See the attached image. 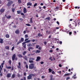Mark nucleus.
Here are the masks:
<instances>
[{
  "instance_id": "53",
  "label": "nucleus",
  "mask_w": 80,
  "mask_h": 80,
  "mask_svg": "<svg viewBox=\"0 0 80 80\" xmlns=\"http://www.w3.org/2000/svg\"><path fill=\"white\" fill-rule=\"evenodd\" d=\"M23 47L24 48H26V44H25L23 46Z\"/></svg>"
},
{
  "instance_id": "25",
  "label": "nucleus",
  "mask_w": 80,
  "mask_h": 80,
  "mask_svg": "<svg viewBox=\"0 0 80 80\" xmlns=\"http://www.w3.org/2000/svg\"><path fill=\"white\" fill-rule=\"evenodd\" d=\"M45 20H48L50 21V18L49 17H47L46 18Z\"/></svg>"
},
{
  "instance_id": "32",
  "label": "nucleus",
  "mask_w": 80,
  "mask_h": 80,
  "mask_svg": "<svg viewBox=\"0 0 80 80\" xmlns=\"http://www.w3.org/2000/svg\"><path fill=\"white\" fill-rule=\"evenodd\" d=\"M70 75V73L65 74L64 75V76L65 77L66 76H68V75Z\"/></svg>"
},
{
  "instance_id": "26",
  "label": "nucleus",
  "mask_w": 80,
  "mask_h": 80,
  "mask_svg": "<svg viewBox=\"0 0 80 80\" xmlns=\"http://www.w3.org/2000/svg\"><path fill=\"white\" fill-rule=\"evenodd\" d=\"M18 57H19L20 58H22V57H23V56H22V55L20 54H18Z\"/></svg>"
},
{
  "instance_id": "28",
  "label": "nucleus",
  "mask_w": 80,
  "mask_h": 80,
  "mask_svg": "<svg viewBox=\"0 0 80 80\" xmlns=\"http://www.w3.org/2000/svg\"><path fill=\"white\" fill-rule=\"evenodd\" d=\"M27 46L28 47H31L32 46V44H31V43H28V45H27Z\"/></svg>"
},
{
  "instance_id": "18",
  "label": "nucleus",
  "mask_w": 80,
  "mask_h": 80,
  "mask_svg": "<svg viewBox=\"0 0 80 80\" xmlns=\"http://www.w3.org/2000/svg\"><path fill=\"white\" fill-rule=\"evenodd\" d=\"M25 60H27V61H28V58H27V56H25L23 58Z\"/></svg>"
},
{
  "instance_id": "24",
  "label": "nucleus",
  "mask_w": 80,
  "mask_h": 80,
  "mask_svg": "<svg viewBox=\"0 0 80 80\" xmlns=\"http://www.w3.org/2000/svg\"><path fill=\"white\" fill-rule=\"evenodd\" d=\"M6 68H7V69H10L11 68H12V67H11V66L8 67H7V66H6Z\"/></svg>"
},
{
  "instance_id": "40",
  "label": "nucleus",
  "mask_w": 80,
  "mask_h": 80,
  "mask_svg": "<svg viewBox=\"0 0 80 80\" xmlns=\"http://www.w3.org/2000/svg\"><path fill=\"white\" fill-rule=\"evenodd\" d=\"M25 38H28V35L26 34L25 35Z\"/></svg>"
},
{
  "instance_id": "35",
  "label": "nucleus",
  "mask_w": 80,
  "mask_h": 80,
  "mask_svg": "<svg viewBox=\"0 0 80 80\" xmlns=\"http://www.w3.org/2000/svg\"><path fill=\"white\" fill-rule=\"evenodd\" d=\"M27 53V52L24 51L23 52L22 54L23 55H25V54Z\"/></svg>"
},
{
  "instance_id": "8",
  "label": "nucleus",
  "mask_w": 80,
  "mask_h": 80,
  "mask_svg": "<svg viewBox=\"0 0 80 80\" xmlns=\"http://www.w3.org/2000/svg\"><path fill=\"white\" fill-rule=\"evenodd\" d=\"M15 33L16 34H19L20 33V30H19V29H17L15 31Z\"/></svg>"
},
{
  "instance_id": "55",
  "label": "nucleus",
  "mask_w": 80,
  "mask_h": 80,
  "mask_svg": "<svg viewBox=\"0 0 80 80\" xmlns=\"http://www.w3.org/2000/svg\"><path fill=\"white\" fill-rule=\"evenodd\" d=\"M52 74H55V71H52Z\"/></svg>"
},
{
  "instance_id": "39",
  "label": "nucleus",
  "mask_w": 80,
  "mask_h": 80,
  "mask_svg": "<svg viewBox=\"0 0 80 80\" xmlns=\"http://www.w3.org/2000/svg\"><path fill=\"white\" fill-rule=\"evenodd\" d=\"M29 63H33V61L30 60L29 61Z\"/></svg>"
},
{
  "instance_id": "15",
  "label": "nucleus",
  "mask_w": 80,
  "mask_h": 80,
  "mask_svg": "<svg viewBox=\"0 0 80 80\" xmlns=\"http://www.w3.org/2000/svg\"><path fill=\"white\" fill-rule=\"evenodd\" d=\"M27 6H32V3L30 2H28L27 3Z\"/></svg>"
},
{
  "instance_id": "13",
  "label": "nucleus",
  "mask_w": 80,
  "mask_h": 80,
  "mask_svg": "<svg viewBox=\"0 0 80 80\" xmlns=\"http://www.w3.org/2000/svg\"><path fill=\"white\" fill-rule=\"evenodd\" d=\"M5 17H6L7 19H9L11 18V16H7V14H5Z\"/></svg>"
},
{
  "instance_id": "52",
  "label": "nucleus",
  "mask_w": 80,
  "mask_h": 80,
  "mask_svg": "<svg viewBox=\"0 0 80 80\" xmlns=\"http://www.w3.org/2000/svg\"><path fill=\"white\" fill-rule=\"evenodd\" d=\"M70 78L69 77H67L66 78V80H69V79H70Z\"/></svg>"
},
{
  "instance_id": "22",
  "label": "nucleus",
  "mask_w": 80,
  "mask_h": 80,
  "mask_svg": "<svg viewBox=\"0 0 80 80\" xmlns=\"http://www.w3.org/2000/svg\"><path fill=\"white\" fill-rule=\"evenodd\" d=\"M5 37L8 38L10 37V35L9 34H6V35Z\"/></svg>"
},
{
  "instance_id": "1",
  "label": "nucleus",
  "mask_w": 80,
  "mask_h": 80,
  "mask_svg": "<svg viewBox=\"0 0 80 80\" xmlns=\"http://www.w3.org/2000/svg\"><path fill=\"white\" fill-rule=\"evenodd\" d=\"M35 74H30L27 76V78L28 80H31L32 78V77H35Z\"/></svg>"
},
{
  "instance_id": "11",
  "label": "nucleus",
  "mask_w": 80,
  "mask_h": 80,
  "mask_svg": "<svg viewBox=\"0 0 80 80\" xmlns=\"http://www.w3.org/2000/svg\"><path fill=\"white\" fill-rule=\"evenodd\" d=\"M18 65L19 66H17L18 68L20 69V68H21V63H20V62H19L18 63Z\"/></svg>"
},
{
  "instance_id": "6",
  "label": "nucleus",
  "mask_w": 80,
  "mask_h": 80,
  "mask_svg": "<svg viewBox=\"0 0 80 80\" xmlns=\"http://www.w3.org/2000/svg\"><path fill=\"white\" fill-rule=\"evenodd\" d=\"M5 9L2 8L1 10H0V12L1 13H3V12H5Z\"/></svg>"
},
{
  "instance_id": "48",
  "label": "nucleus",
  "mask_w": 80,
  "mask_h": 80,
  "mask_svg": "<svg viewBox=\"0 0 80 80\" xmlns=\"http://www.w3.org/2000/svg\"><path fill=\"white\" fill-rule=\"evenodd\" d=\"M25 67L26 68H27V69H28V64H26V65Z\"/></svg>"
},
{
  "instance_id": "5",
  "label": "nucleus",
  "mask_w": 80,
  "mask_h": 80,
  "mask_svg": "<svg viewBox=\"0 0 80 80\" xmlns=\"http://www.w3.org/2000/svg\"><path fill=\"white\" fill-rule=\"evenodd\" d=\"M16 58V55H15V54H14L12 57V61H14L15 60V58Z\"/></svg>"
},
{
  "instance_id": "63",
  "label": "nucleus",
  "mask_w": 80,
  "mask_h": 80,
  "mask_svg": "<svg viewBox=\"0 0 80 80\" xmlns=\"http://www.w3.org/2000/svg\"><path fill=\"white\" fill-rule=\"evenodd\" d=\"M44 45H46V44H47V42H44Z\"/></svg>"
},
{
  "instance_id": "3",
  "label": "nucleus",
  "mask_w": 80,
  "mask_h": 80,
  "mask_svg": "<svg viewBox=\"0 0 80 80\" xmlns=\"http://www.w3.org/2000/svg\"><path fill=\"white\" fill-rule=\"evenodd\" d=\"M34 65L33 63H31L29 66V69H33L34 68Z\"/></svg>"
},
{
  "instance_id": "29",
  "label": "nucleus",
  "mask_w": 80,
  "mask_h": 80,
  "mask_svg": "<svg viewBox=\"0 0 80 80\" xmlns=\"http://www.w3.org/2000/svg\"><path fill=\"white\" fill-rule=\"evenodd\" d=\"M20 80H26V77H23V78H21Z\"/></svg>"
},
{
  "instance_id": "60",
  "label": "nucleus",
  "mask_w": 80,
  "mask_h": 80,
  "mask_svg": "<svg viewBox=\"0 0 80 80\" xmlns=\"http://www.w3.org/2000/svg\"><path fill=\"white\" fill-rule=\"evenodd\" d=\"M28 40V38H26V39H25L24 41L25 42H26V41H27V40Z\"/></svg>"
},
{
  "instance_id": "37",
  "label": "nucleus",
  "mask_w": 80,
  "mask_h": 80,
  "mask_svg": "<svg viewBox=\"0 0 80 80\" xmlns=\"http://www.w3.org/2000/svg\"><path fill=\"white\" fill-rule=\"evenodd\" d=\"M18 3L20 4L22 3V1L21 0H18Z\"/></svg>"
},
{
  "instance_id": "59",
  "label": "nucleus",
  "mask_w": 80,
  "mask_h": 80,
  "mask_svg": "<svg viewBox=\"0 0 80 80\" xmlns=\"http://www.w3.org/2000/svg\"><path fill=\"white\" fill-rule=\"evenodd\" d=\"M23 74L24 76H26V75H27V73H26V72H24Z\"/></svg>"
},
{
  "instance_id": "16",
  "label": "nucleus",
  "mask_w": 80,
  "mask_h": 80,
  "mask_svg": "<svg viewBox=\"0 0 80 80\" xmlns=\"http://www.w3.org/2000/svg\"><path fill=\"white\" fill-rule=\"evenodd\" d=\"M3 40L2 38H0V43L2 44L3 43Z\"/></svg>"
},
{
  "instance_id": "49",
  "label": "nucleus",
  "mask_w": 80,
  "mask_h": 80,
  "mask_svg": "<svg viewBox=\"0 0 80 80\" xmlns=\"http://www.w3.org/2000/svg\"><path fill=\"white\" fill-rule=\"evenodd\" d=\"M26 41L22 43V45H25L26 43Z\"/></svg>"
},
{
  "instance_id": "20",
  "label": "nucleus",
  "mask_w": 80,
  "mask_h": 80,
  "mask_svg": "<svg viewBox=\"0 0 80 80\" xmlns=\"http://www.w3.org/2000/svg\"><path fill=\"white\" fill-rule=\"evenodd\" d=\"M17 12L18 13V14H20V13H21V11L20 10H18L17 11Z\"/></svg>"
},
{
  "instance_id": "50",
  "label": "nucleus",
  "mask_w": 80,
  "mask_h": 80,
  "mask_svg": "<svg viewBox=\"0 0 80 80\" xmlns=\"http://www.w3.org/2000/svg\"><path fill=\"white\" fill-rule=\"evenodd\" d=\"M37 5V3H35L34 5H33V7H36Z\"/></svg>"
},
{
  "instance_id": "61",
  "label": "nucleus",
  "mask_w": 80,
  "mask_h": 80,
  "mask_svg": "<svg viewBox=\"0 0 80 80\" xmlns=\"http://www.w3.org/2000/svg\"><path fill=\"white\" fill-rule=\"evenodd\" d=\"M59 67H62V64H59Z\"/></svg>"
},
{
  "instance_id": "62",
  "label": "nucleus",
  "mask_w": 80,
  "mask_h": 80,
  "mask_svg": "<svg viewBox=\"0 0 80 80\" xmlns=\"http://www.w3.org/2000/svg\"><path fill=\"white\" fill-rule=\"evenodd\" d=\"M40 5L41 6H43V3H41L40 4Z\"/></svg>"
},
{
  "instance_id": "14",
  "label": "nucleus",
  "mask_w": 80,
  "mask_h": 80,
  "mask_svg": "<svg viewBox=\"0 0 80 80\" xmlns=\"http://www.w3.org/2000/svg\"><path fill=\"white\" fill-rule=\"evenodd\" d=\"M5 64V61H3V63H2L1 64V67L2 68H3V65Z\"/></svg>"
},
{
  "instance_id": "36",
  "label": "nucleus",
  "mask_w": 80,
  "mask_h": 80,
  "mask_svg": "<svg viewBox=\"0 0 80 80\" xmlns=\"http://www.w3.org/2000/svg\"><path fill=\"white\" fill-rule=\"evenodd\" d=\"M40 51H39L38 50H37L36 51V53H40Z\"/></svg>"
},
{
  "instance_id": "41",
  "label": "nucleus",
  "mask_w": 80,
  "mask_h": 80,
  "mask_svg": "<svg viewBox=\"0 0 80 80\" xmlns=\"http://www.w3.org/2000/svg\"><path fill=\"white\" fill-rule=\"evenodd\" d=\"M19 20H20V21H23V19L22 18H19Z\"/></svg>"
},
{
  "instance_id": "21",
  "label": "nucleus",
  "mask_w": 80,
  "mask_h": 80,
  "mask_svg": "<svg viewBox=\"0 0 80 80\" xmlns=\"http://www.w3.org/2000/svg\"><path fill=\"white\" fill-rule=\"evenodd\" d=\"M4 72L6 73H8V71L6 70V69L5 68L4 69Z\"/></svg>"
},
{
  "instance_id": "23",
  "label": "nucleus",
  "mask_w": 80,
  "mask_h": 80,
  "mask_svg": "<svg viewBox=\"0 0 80 80\" xmlns=\"http://www.w3.org/2000/svg\"><path fill=\"white\" fill-rule=\"evenodd\" d=\"M52 69L50 68L48 69V72L49 73L52 72Z\"/></svg>"
},
{
  "instance_id": "30",
  "label": "nucleus",
  "mask_w": 80,
  "mask_h": 80,
  "mask_svg": "<svg viewBox=\"0 0 80 80\" xmlns=\"http://www.w3.org/2000/svg\"><path fill=\"white\" fill-rule=\"evenodd\" d=\"M29 60H35V58H29Z\"/></svg>"
},
{
  "instance_id": "54",
  "label": "nucleus",
  "mask_w": 80,
  "mask_h": 80,
  "mask_svg": "<svg viewBox=\"0 0 80 80\" xmlns=\"http://www.w3.org/2000/svg\"><path fill=\"white\" fill-rule=\"evenodd\" d=\"M74 35H76V34H77V32H76V31H74Z\"/></svg>"
},
{
  "instance_id": "38",
  "label": "nucleus",
  "mask_w": 80,
  "mask_h": 80,
  "mask_svg": "<svg viewBox=\"0 0 80 80\" xmlns=\"http://www.w3.org/2000/svg\"><path fill=\"white\" fill-rule=\"evenodd\" d=\"M38 37H40V36H42V35L40 33H38Z\"/></svg>"
},
{
  "instance_id": "10",
  "label": "nucleus",
  "mask_w": 80,
  "mask_h": 80,
  "mask_svg": "<svg viewBox=\"0 0 80 80\" xmlns=\"http://www.w3.org/2000/svg\"><path fill=\"white\" fill-rule=\"evenodd\" d=\"M40 58H41L40 57H37V59L36 60V62H38V61H40Z\"/></svg>"
},
{
  "instance_id": "51",
  "label": "nucleus",
  "mask_w": 80,
  "mask_h": 80,
  "mask_svg": "<svg viewBox=\"0 0 80 80\" xmlns=\"http://www.w3.org/2000/svg\"><path fill=\"white\" fill-rule=\"evenodd\" d=\"M12 27L13 28H17V26L14 25V26H13Z\"/></svg>"
},
{
  "instance_id": "12",
  "label": "nucleus",
  "mask_w": 80,
  "mask_h": 80,
  "mask_svg": "<svg viewBox=\"0 0 80 80\" xmlns=\"http://www.w3.org/2000/svg\"><path fill=\"white\" fill-rule=\"evenodd\" d=\"M2 70V68H0V75L1 77L2 76V72H1Z\"/></svg>"
},
{
  "instance_id": "57",
  "label": "nucleus",
  "mask_w": 80,
  "mask_h": 80,
  "mask_svg": "<svg viewBox=\"0 0 80 80\" xmlns=\"http://www.w3.org/2000/svg\"><path fill=\"white\" fill-rule=\"evenodd\" d=\"M38 47H39V45H36V48H38Z\"/></svg>"
},
{
  "instance_id": "44",
  "label": "nucleus",
  "mask_w": 80,
  "mask_h": 80,
  "mask_svg": "<svg viewBox=\"0 0 80 80\" xmlns=\"http://www.w3.org/2000/svg\"><path fill=\"white\" fill-rule=\"evenodd\" d=\"M26 29H27V28H26ZM26 29V31H23V33L24 34H25V33H26V32H27V30Z\"/></svg>"
},
{
  "instance_id": "4",
  "label": "nucleus",
  "mask_w": 80,
  "mask_h": 80,
  "mask_svg": "<svg viewBox=\"0 0 80 80\" xmlns=\"http://www.w3.org/2000/svg\"><path fill=\"white\" fill-rule=\"evenodd\" d=\"M13 2L12 1H10L8 2V4H7V6L8 7H10L11 6V5L13 4Z\"/></svg>"
},
{
  "instance_id": "19",
  "label": "nucleus",
  "mask_w": 80,
  "mask_h": 80,
  "mask_svg": "<svg viewBox=\"0 0 80 80\" xmlns=\"http://www.w3.org/2000/svg\"><path fill=\"white\" fill-rule=\"evenodd\" d=\"M50 78L49 80H55V79H52V78L53 77V76L52 75H50Z\"/></svg>"
},
{
  "instance_id": "56",
  "label": "nucleus",
  "mask_w": 80,
  "mask_h": 80,
  "mask_svg": "<svg viewBox=\"0 0 80 80\" xmlns=\"http://www.w3.org/2000/svg\"><path fill=\"white\" fill-rule=\"evenodd\" d=\"M14 49V46L12 48V51H13V50Z\"/></svg>"
},
{
  "instance_id": "33",
  "label": "nucleus",
  "mask_w": 80,
  "mask_h": 80,
  "mask_svg": "<svg viewBox=\"0 0 80 80\" xmlns=\"http://www.w3.org/2000/svg\"><path fill=\"white\" fill-rule=\"evenodd\" d=\"M8 62L9 64H10V65L12 64V61L11 60H10Z\"/></svg>"
},
{
  "instance_id": "27",
  "label": "nucleus",
  "mask_w": 80,
  "mask_h": 80,
  "mask_svg": "<svg viewBox=\"0 0 80 80\" xmlns=\"http://www.w3.org/2000/svg\"><path fill=\"white\" fill-rule=\"evenodd\" d=\"M32 18H30V22L31 23H33V21H32Z\"/></svg>"
},
{
  "instance_id": "64",
  "label": "nucleus",
  "mask_w": 80,
  "mask_h": 80,
  "mask_svg": "<svg viewBox=\"0 0 80 80\" xmlns=\"http://www.w3.org/2000/svg\"><path fill=\"white\" fill-rule=\"evenodd\" d=\"M21 15H24V13H23V12H22L21 13Z\"/></svg>"
},
{
  "instance_id": "17",
  "label": "nucleus",
  "mask_w": 80,
  "mask_h": 80,
  "mask_svg": "<svg viewBox=\"0 0 80 80\" xmlns=\"http://www.w3.org/2000/svg\"><path fill=\"white\" fill-rule=\"evenodd\" d=\"M5 48L6 50H10V47L8 46H6L5 47Z\"/></svg>"
},
{
  "instance_id": "2",
  "label": "nucleus",
  "mask_w": 80,
  "mask_h": 80,
  "mask_svg": "<svg viewBox=\"0 0 80 80\" xmlns=\"http://www.w3.org/2000/svg\"><path fill=\"white\" fill-rule=\"evenodd\" d=\"M24 42V39L23 38H22L21 39V40L20 39L18 42L17 43V45H19L20 43H22V42Z\"/></svg>"
},
{
  "instance_id": "58",
  "label": "nucleus",
  "mask_w": 80,
  "mask_h": 80,
  "mask_svg": "<svg viewBox=\"0 0 80 80\" xmlns=\"http://www.w3.org/2000/svg\"><path fill=\"white\" fill-rule=\"evenodd\" d=\"M51 37H52V36H51V35H50L48 37V38H51Z\"/></svg>"
},
{
  "instance_id": "31",
  "label": "nucleus",
  "mask_w": 80,
  "mask_h": 80,
  "mask_svg": "<svg viewBox=\"0 0 80 80\" xmlns=\"http://www.w3.org/2000/svg\"><path fill=\"white\" fill-rule=\"evenodd\" d=\"M15 77V74H13L12 75V78H14Z\"/></svg>"
},
{
  "instance_id": "43",
  "label": "nucleus",
  "mask_w": 80,
  "mask_h": 80,
  "mask_svg": "<svg viewBox=\"0 0 80 80\" xmlns=\"http://www.w3.org/2000/svg\"><path fill=\"white\" fill-rule=\"evenodd\" d=\"M12 12H15V8H12Z\"/></svg>"
},
{
  "instance_id": "45",
  "label": "nucleus",
  "mask_w": 80,
  "mask_h": 80,
  "mask_svg": "<svg viewBox=\"0 0 80 80\" xmlns=\"http://www.w3.org/2000/svg\"><path fill=\"white\" fill-rule=\"evenodd\" d=\"M30 55H34V54H28V57L29 56H30Z\"/></svg>"
},
{
  "instance_id": "7",
  "label": "nucleus",
  "mask_w": 80,
  "mask_h": 80,
  "mask_svg": "<svg viewBox=\"0 0 80 80\" xmlns=\"http://www.w3.org/2000/svg\"><path fill=\"white\" fill-rule=\"evenodd\" d=\"M12 74L10 73H8L7 74V78H10V77H11V75Z\"/></svg>"
},
{
  "instance_id": "47",
  "label": "nucleus",
  "mask_w": 80,
  "mask_h": 80,
  "mask_svg": "<svg viewBox=\"0 0 80 80\" xmlns=\"http://www.w3.org/2000/svg\"><path fill=\"white\" fill-rule=\"evenodd\" d=\"M52 57H50L49 58V60H50L51 61H53V59H52Z\"/></svg>"
},
{
  "instance_id": "46",
  "label": "nucleus",
  "mask_w": 80,
  "mask_h": 80,
  "mask_svg": "<svg viewBox=\"0 0 80 80\" xmlns=\"http://www.w3.org/2000/svg\"><path fill=\"white\" fill-rule=\"evenodd\" d=\"M26 43H29V42H30V40H28L26 41Z\"/></svg>"
},
{
  "instance_id": "34",
  "label": "nucleus",
  "mask_w": 80,
  "mask_h": 80,
  "mask_svg": "<svg viewBox=\"0 0 80 80\" xmlns=\"http://www.w3.org/2000/svg\"><path fill=\"white\" fill-rule=\"evenodd\" d=\"M58 43H59V44L60 43V45H62V42L60 41H58Z\"/></svg>"
},
{
  "instance_id": "9",
  "label": "nucleus",
  "mask_w": 80,
  "mask_h": 80,
  "mask_svg": "<svg viewBox=\"0 0 80 80\" xmlns=\"http://www.w3.org/2000/svg\"><path fill=\"white\" fill-rule=\"evenodd\" d=\"M23 12L24 13H26L27 12V9L25 8H24L23 10Z\"/></svg>"
},
{
  "instance_id": "42",
  "label": "nucleus",
  "mask_w": 80,
  "mask_h": 80,
  "mask_svg": "<svg viewBox=\"0 0 80 80\" xmlns=\"http://www.w3.org/2000/svg\"><path fill=\"white\" fill-rule=\"evenodd\" d=\"M26 25H27V26H28V27H30V26H31V25L30 24H26Z\"/></svg>"
}]
</instances>
